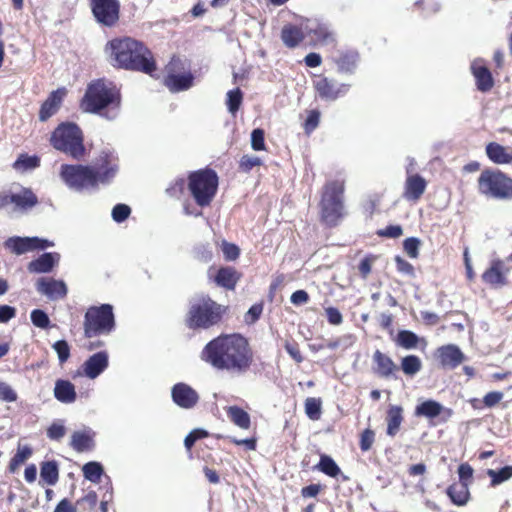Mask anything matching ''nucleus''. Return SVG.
Masks as SVG:
<instances>
[{
    "instance_id": "obj_1",
    "label": "nucleus",
    "mask_w": 512,
    "mask_h": 512,
    "mask_svg": "<svg viewBox=\"0 0 512 512\" xmlns=\"http://www.w3.org/2000/svg\"><path fill=\"white\" fill-rule=\"evenodd\" d=\"M202 359L216 369L240 375L249 370L253 354L247 340L233 334L210 341L202 351Z\"/></svg>"
},
{
    "instance_id": "obj_2",
    "label": "nucleus",
    "mask_w": 512,
    "mask_h": 512,
    "mask_svg": "<svg viewBox=\"0 0 512 512\" xmlns=\"http://www.w3.org/2000/svg\"><path fill=\"white\" fill-rule=\"evenodd\" d=\"M109 63L116 68L152 74L156 66L150 50L140 41L130 38H115L104 48Z\"/></svg>"
},
{
    "instance_id": "obj_3",
    "label": "nucleus",
    "mask_w": 512,
    "mask_h": 512,
    "mask_svg": "<svg viewBox=\"0 0 512 512\" xmlns=\"http://www.w3.org/2000/svg\"><path fill=\"white\" fill-rule=\"evenodd\" d=\"M82 107L87 112L101 113L107 119H114L119 108L118 92L110 83L98 80L88 86Z\"/></svg>"
},
{
    "instance_id": "obj_4",
    "label": "nucleus",
    "mask_w": 512,
    "mask_h": 512,
    "mask_svg": "<svg viewBox=\"0 0 512 512\" xmlns=\"http://www.w3.org/2000/svg\"><path fill=\"white\" fill-rule=\"evenodd\" d=\"M50 144L54 149L79 160L85 154L83 134L74 123H62L51 134Z\"/></svg>"
},
{
    "instance_id": "obj_5",
    "label": "nucleus",
    "mask_w": 512,
    "mask_h": 512,
    "mask_svg": "<svg viewBox=\"0 0 512 512\" xmlns=\"http://www.w3.org/2000/svg\"><path fill=\"white\" fill-rule=\"evenodd\" d=\"M222 314L219 304L208 297L196 298L191 302L187 324L190 328H209L216 324Z\"/></svg>"
},
{
    "instance_id": "obj_6",
    "label": "nucleus",
    "mask_w": 512,
    "mask_h": 512,
    "mask_svg": "<svg viewBox=\"0 0 512 512\" xmlns=\"http://www.w3.org/2000/svg\"><path fill=\"white\" fill-rule=\"evenodd\" d=\"M218 187L217 174L212 170H199L189 176L188 188L195 202L208 206L214 198Z\"/></svg>"
},
{
    "instance_id": "obj_7",
    "label": "nucleus",
    "mask_w": 512,
    "mask_h": 512,
    "mask_svg": "<svg viewBox=\"0 0 512 512\" xmlns=\"http://www.w3.org/2000/svg\"><path fill=\"white\" fill-rule=\"evenodd\" d=\"M343 192L344 182L340 180L329 181L324 187L321 200V215L328 225H336L343 215Z\"/></svg>"
},
{
    "instance_id": "obj_8",
    "label": "nucleus",
    "mask_w": 512,
    "mask_h": 512,
    "mask_svg": "<svg viewBox=\"0 0 512 512\" xmlns=\"http://www.w3.org/2000/svg\"><path fill=\"white\" fill-rule=\"evenodd\" d=\"M481 194L494 199L512 198V179L501 172L483 171L478 178Z\"/></svg>"
},
{
    "instance_id": "obj_9",
    "label": "nucleus",
    "mask_w": 512,
    "mask_h": 512,
    "mask_svg": "<svg viewBox=\"0 0 512 512\" xmlns=\"http://www.w3.org/2000/svg\"><path fill=\"white\" fill-rule=\"evenodd\" d=\"M113 307L110 304H102L99 307H91L85 314V334L88 337L98 334L110 333L114 328Z\"/></svg>"
},
{
    "instance_id": "obj_10",
    "label": "nucleus",
    "mask_w": 512,
    "mask_h": 512,
    "mask_svg": "<svg viewBox=\"0 0 512 512\" xmlns=\"http://www.w3.org/2000/svg\"><path fill=\"white\" fill-rule=\"evenodd\" d=\"M59 175L65 185L76 192L96 189L93 168L90 166L63 164Z\"/></svg>"
},
{
    "instance_id": "obj_11",
    "label": "nucleus",
    "mask_w": 512,
    "mask_h": 512,
    "mask_svg": "<svg viewBox=\"0 0 512 512\" xmlns=\"http://www.w3.org/2000/svg\"><path fill=\"white\" fill-rule=\"evenodd\" d=\"M91 167L93 168L94 184L97 189L99 185L110 184L116 177L119 170V160L113 152L102 151Z\"/></svg>"
},
{
    "instance_id": "obj_12",
    "label": "nucleus",
    "mask_w": 512,
    "mask_h": 512,
    "mask_svg": "<svg viewBox=\"0 0 512 512\" xmlns=\"http://www.w3.org/2000/svg\"><path fill=\"white\" fill-rule=\"evenodd\" d=\"M92 13L103 26L112 27L119 20V0H90Z\"/></svg>"
},
{
    "instance_id": "obj_13",
    "label": "nucleus",
    "mask_w": 512,
    "mask_h": 512,
    "mask_svg": "<svg viewBox=\"0 0 512 512\" xmlns=\"http://www.w3.org/2000/svg\"><path fill=\"white\" fill-rule=\"evenodd\" d=\"M313 86L317 95L325 101H335L345 96L350 89V84L340 83L328 77H318L313 81Z\"/></svg>"
},
{
    "instance_id": "obj_14",
    "label": "nucleus",
    "mask_w": 512,
    "mask_h": 512,
    "mask_svg": "<svg viewBox=\"0 0 512 512\" xmlns=\"http://www.w3.org/2000/svg\"><path fill=\"white\" fill-rule=\"evenodd\" d=\"M54 246V243L41 239L38 237H10L5 241V247L16 255H22L24 253L45 249Z\"/></svg>"
},
{
    "instance_id": "obj_15",
    "label": "nucleus",
    "mask_w": 512,
    "mask_h": 512,
    "mask_svg": "<svg viewBox=\"0 0 512 512\" xmlns=\"http://www.w3.org/2000/svg\"><path fill=\"white\" fill-rule=\"evenodd\" d=\"M171 397L173 402L183 409H191L196 406L199 401V394L190 385L179 382L171 389Z\"/></svg>"
},
{
    "instance_id": "obj_16",
    "label": "nucleus",
    "mask_w": 512,
    "mask_h": 512,
    "mask_svg": "<svg viewBox=\"0 0 512 512\" xmlns=\"http://www.w3.org/2000/svg\"><path fill=\"white\" fill-rule=\"evenodd\" d=\"M36 195L30 189H21L19 192L0 193V205L7 206L14 204L16 208L25 210L37 204Z\"/></svg>"
},
{
    "instance_id": "obj_17",
    "label": "nucleus",
    "mask_w": 512,
    "mask_h": 512,
    "mask_svg": "<svg viewBox=\"0 0 512 512\" xmlns=\"http://www.w3.org/2000/svg\"><path fill=\"white\" fill-rule=\"evenodd\" d=\"M109 365V355L106 351H99L91 355L82 365L83 374L89 379L101 375Z\"/></svg>"
},
{
    "instance_id": "obj_18",
    "label": "nucleus",
    "mask_w": 512,
    "mask_h": 512,
    "mask_svg": "<svg viewBox=\"0 0 512 512\" xmlns=\"http://www.w3.org/2000/svg\"><path fill=\"white\" fill-rule=\"evenodd\" d=\"M37 291L50 300L62 299L67 294V286L62 280L40 278L36 283Z\"/></svg>"
},
{
    "instance_id": "obj_19",
    "label": "nucleus",
    "mask_w": 512,
    "mask_h": 512,
    "mask_svg": "<svg viewBox=\"0 0 512 512\" xmlns=\"http://www.w3.org/2000/svg\"><path fill=\"white\" fill-rule=\"evenodd\" d=\"M436 355L443 368L454 369L464 361V354L458 346L448 344L437 349Z\"/></svg>"
},
{
    "instance_id": "obj_20",
    "label": "nucleus",
    "mask_w": 512,
    "mask_h": 512,
    "mask_svg": "<svg viewBox=\"0 0 512 512\" xmlns=\"http://www.w3.org/2000/svg\"><path fill=\"white\" fill-rule=\"evenodd\" d=\"M426 187L427 182L421 175H408L404 183L402 196L407 201L416 202L424 194Z\"/></svg>"
},
{
    "instance_id": "obj_21",
    "label": "nucleus",
    "mask_w": 512,
    "mask_h": 512,
    "mask_svg": "<svg viewBox=\"0 0 512 512\" xmlns=\"http://www.w3.org/2000/svg\"><path fill=\"white\" fill-rule=\"evenodd\" d=\"M304 31L317 43L329 44L334 41V33L330 27L316 20H308L304 24Z\"/></svg>"
},
{
    "instance_id": "obj_22",
    "label": "nucleus",
    "mask_w": 512,
    "mask_h": 512,
    "mask_svg": "<svg viewBox=\"0 0 512 512\" xmlns=\"http://www.w3.org/2000/svg\"><path fill=\"white\" fill-rule=\"evenodd\" d=\"M471 71L476 80L477 89L481 92H488L494 86L491 72L485 66L482 59H475L471 64Z\"/></svg>"
},
{
    "instance_id": "obj_23",
    "label": "nucleus",
    "mask_w": 512,
    "mask_h": 512,
    "mask_svg": "<svg viewBox=\"0 0 512 512\" xmlns=\"http://www.w3.org/2000/svg\"><path fill=\"white\" fill-rule=\"evenodd\" d=\"M334 62L339 73L352 75L357 69L359 54L354 50L341 51L338 56L334 58Z\"/></svg>"
},
{
    "instance_id": "obj_24",
    "label": "nucleus",
    "mask_w": 512,
    "mask_h": 512,
    "mask_svg": "<svg viewBox=\"0 0 512 512\" xmlns=\"http://www.w3.org/2000/svg\"><path fill=\"white\" fill-rule=\"evenodd\" d=\"M373 362L376 365V374L383 378H390L394 376L395 372L398 370L395 362L389 356L379 350L374 352Z\"/></svg>"
},
{
    "instance_id": "obj_25",
    "label": "nucleus",
    "mask_w": 512,
    "mask_h": 512,
    "mask_svg": "<svg viewBox=\"0 0 512 512\" xmlns=\"http://www.w3.org/2000/svg\"><path fill=\"white\" fill-rule=\"evenodd\" d=\"M64 95H65V91L63 89H58L56 91H53L48 96V98L42 104L40 112H39V119L41 121L44 122V121L48 120L51 116H53L58 111Z\"/></svg>"
},
{
    "instance_id": "obj_26",
    "label": "nucleus",
    "mask_w": 512,
    "mask_h": 512,
    "mask_svg": "<svg viewBox=\"0 0 512 512\" xmlns=\"http://www.w3.org/2000/svg\"><path fill=\"white\" fill-rule=\"evenodd\" d=\"M94 435L90 428L75 431L71 436L70 445L79 453L89 451L94 447Z\"/></svg>"
},
{
    "instance_id": "obj_27",
    "label": "nucleus",
    "mask_w": 512,
    "mask_h": 512,
    "mask_svg": "<svg viewBox=\"0 0 512 512\" xmlns=\"http://www.w3.org/2000/svg\"><path fill=\"white\" fill-rule=\"evenodd\" d=\"M194 76L190 72L169 73L165 78V85L172 92L189 89L193 85Z\"/></svg>"
},
{
    "instance_id": "obj_28",
    "label": "nucleus",
    "mask_w": 512,
    "mask_h": 512,
    "mask_svg": "<svg viewBox=\"0 0 512 512\" xmlns=\"http://www.w3.org/2000/svg\"><path fill=\"white\" fill-rule=\"evenodd\" d=\"M59 259L58 253H44L29 263L28 270L33 273H48Z\"/></svg>"
},
{
    "instance_id": "obj_29",
    "label": "nucleus",
    "mask_w": 512,
    "mask_h": 512,
    "mask_svg": "<svg viewBox=\"0 0 512 512\" xmlns=\"http://www.w3.org/2000/svg\"><path fill=\"white\" fill-rule=\"evenodd\" d=\"M504 263L495 260L491 266L482 274V280L491 286H501L505 284V275L503 273Z\"/></svg>"
},
{
    "instance_id": "obj_30",
    "label": "nucleus",
    "mask_w": 512,
    "mask_h": 512,
    "mask_svg": "<svg viewBox=\"0 0 512 512\" xmlns=\"http://www.w3.org/2000/svg\"><path fill=\"white\" fill-rule=\"evenodd\" d=\"M54 396L61 403H73L76 400L75 386L68 380H57L54 387Z\"/></svg>"
},
{
    "instance_id": "obj_31",
    "label": "nucleus",
    "mask_w": 512,
    "mask_h": 512,
    "mask_svg": "<svg viewBox=\"0 0 512 512\" xmlns=\"http://www.w3.org/2000/svg\"><path fill=\"white\" fill-rule=\"evenodd\" d=\"M239 277V273L234 268L222 267L217 271L214 281L218 286L232 290L236 286Z\"/></svg>"
},
{
    "instance_id": "obj_32",
    "label": "nucleus",
    "mask_w": 512,
    "mask_h": 512,
    "mask_svg": "<svg viewBox=\"0 0 512 512\" xmlns=\"http://www.w3.org/2000/svg\"><path fill=\"white\" fill-rule=\"evenodd\" d=\"M304 33V28L301 29L297 26L288 24L282 28L281 40L283 41L285 46L289 48H295L304 39Z\"/></svg>"
},
{
    "instance_id": "obj_33",
    "label": "nucleus",
    "mask_w": 512,
    "mask_h": 512,
    "mask_svg": "<svg viewBox=\"0 0 512 512\" xmlns=\"http://www.w3.org/2000/svg\"><path fill=\"white\" fill-rule=\"evenodd\" d=\"M225 410L228 418L234 425L243 430L250 428V415L245 410L238 406H228Z\"/></svg>"
},
{
    "instance_id": "obj_34",
    "label": "nucleus",
    "mask_w": 512,
    "mask_h": 512,
    "mask_svg": "<svg viewBox=\"0 0 512 512\" xmlns=\"http://www.w3.org/2000/svg\"><path fill=\"white\" fill-rule=\"evenodd\" d=\"M486 153L494 163L508 164L512 162V153L497 143H489L486 147Z\"/></svg>"
},
{
    "instance_id": "obj_35",
    "label": "nucleus",
    "mask_w": 512,
    "mask_h": 512,
    "mask_svg": "<svg viewBox=\"0 0 512 512\" xmlns=\"http://www.w3.org/2000/svg\"><path fill=\"white\" fill-rule=\"evenodd\" d=\"M402 411L400 406L392 405L387 412V434L391 437L395 436L400 429L403 421Z\"/></svg>"
},
{
    "instance_id": "obj_36",
    "label": "nucleus",
    "mask_w": 512,
    "mask_h": 512,
    "mask_svg": "<svg viewBox=\"0 0 512 512\" xmlns=\"http://www.w3.org/2000/svg\"><path fill=\"white\" fill-rule=\"evenodd\" d=\"M442 410L443 406L439 402L434 400H426L416 406L415 415L432 419L439 416Z\"/></svg>"
},
{
    "instance_id": "obj_37",
    "label": "nucleus",
    "mask_w": 512,
    "mask_h": 512,
    "mask_svg": "<svg viewBox=\"0 0 512 512\" xmlns=\"http://www.w3.org/2000/svg\"><path fill=\"white\" fill-rule=\"evenodd\" d=\"M447 494L451 501L458 506L466 504L469 497V491L465 483L451 485L447 490Z\"/></svg>"
},
{
    "instance_id": "obj_38",
    "label": "nucleus",
    "mask_w": 512,
    "mask_h": 512,
    "mask_svg": "<svg viewBox=\"0 0 512 512\" xmlns=\"http://www.w3.org/2000/svg\"><path fill=\"white\" fill-rule=\"evenodd\" d=\"M41 479L48 485H54L58 481L59 471L54 461L44 462L40 469Z\"/></svg>"
},
{
    "instance_id": "obj_39",
    "label": "nucleus",
    "mask_w": 512,
    "mask_h": 512,
    "mask_svg": "<svg viewBox=\"0 0 512 512\" xmlns=\"http://www.w3.org/2000/svg\"><path fill=\"white\" fill-rule=\"evenodd\" d=\"M401 369L404 374L414 376L422 369L421 359L416 355H407L401 360Z\"/></svg>"
},
{
    "instance_id": "obj_40",
    "label": "nucleus",
    "mask_w": 512,
    "mask_h": 512,
    "mask_svg": "<svg viewBox=\"0 0 512 512\" xmlns=\"http://www.w3.org/2000/svg\"><path fill=\"white\" fill-rule=\"evenodd\" d=\"M419 337L412 331L401 330L397 334L396 343L398 346L410 350L417 347Z\"/></svg>"
},
{
    "instance_id": "obj_41",
    "label": "nucleus",
    "mask_w": 512,
    "mask_h": 512,
    "mask_svg": "<svg viewBox=\"0 0 512 512\" xmlns=\"http://www.w3.org/2000/svg\"><path fill=\"white\" fill-rule=\"evenodd\" d=\"M82 471H83L84 477L87 480H89L93 483H99L100 478L103 474V467L100 463L92 461V462L86 463L83 466Z\"/></svg>"
},
{
    "instance_id": "obj_42",
    "label": "nucleus",
    "mask_w": 512,
    "mask_h": 512,
    "mask_svg": "<svg viewBox=\"0 0 512 512\" xmlns=\"http://www.w3.org/2000/svg\"><path fill=\"white\" fill-rule=\"evenodd\" d=\"M318 469L330 477H336L340 474V468L336 462L327 455H322L318 464Z\"/></svg>"
},
{
    "instance_id": "obj_43",
    "label": "nucleus",
    "mask_w": 512,
    "mask_h": 512,
    "mask_svg": "<svg viewBox=\"0 0 512 512\" xmlns=\"http://www.w3.org/2000/svg\"><path fill=\"white\" fill-rule=\"evenodd\" d=\"M487 475L491 478V485L497 486L512 477V466H505L498 471L489 469Z\"/></svg>"
},
{
    "instance_id": "obj_44",
    "label": "nucleus",
    "mask_w": 512,
    "mask_h": 512,
    "mask_svg": "<svg viewBox=\"0 0 512 512\" xmlns=\"http://www.w3.org/2000/svg\"><path fill=\"white\" fill-rule=\"evenodd\" d=\"M243 100V93L239 88L230 90L227 92V99H226V105L228 108V111L235 115L236 112L239 110L240 105Z\"/></svg>"
},
{
    "instance_id": "obj_45",
    "label": "nucleus",
    "mask_w": 512,
    "mask_h": 512,
    "mask_svg": "<svg viewBox=\"0 0 512 512\" xmlns=\"http://www.w3.org/2000/svg\"><path fill=\"white\" fill-rule=\"evenodd\" d=\"M305 412L311 420H318L321 416V400L318 398H307L305 401Z\"/></svg>"
},
{
    "instance_id": "obj_46",
    "label": "nucleus",
    "mask_w": 512,
    "mask_h": 512,
    "mask_svg": "<svg viewBox=\"0 0 512 512\" xmlns=\"http://www.w3.org/2000/svg\"><path fill=\"white\" fill-rule=\"evenodd\" d=\"M40 159L37 156L21 155L14 163L16 170H30L38 167Z\"/></svg>"
},
{
    "instance_id": "obj_47",
    "label": "nucleus",
    "mask_w": 512,
    "mask_h": 512,
    "mask_svg": "<svg viewBox=\"0 0 512 512\" xmlns=\"http://www.w3.org/2000/svg\"><path fill=\"white\" fill-rule=\"evenodd\" d=\"M66 434V427L63 420L54 421L47 429V437L50 440L59 441Z\"/></svg>"
},
{
    "instance_id": "obj_48",
    "label": "nucleus",
    "mask_w": 512,
    "mask_h": 512,
    "mask_svg": "<svg viewBox=\"0 0 512 512\" xmlns=\"http://www.w3.org/2000/svg\"><path fill=\"white\" fill-rule=\"evenodd\" d=\"M31 321L34 326L46 329L50 325V319L47 313L41 309H34L30 314Z\"/></svg>"
},
{
    "instance_id": "obj_49",
    "label": "nucleus",
    "mask_w": 512,
    "mask_h": 512,
    "mask_svg": "<svg viewBox=\"0 0 512 512\" xmlns=\"http://www.w3.org/2000/svg\"><path fill=\"white\" fill-rule=\"evenodd\" d=\"M52 348L57 353L59 362L61 364L65 363L70 357V346L65 340H58L53 345Z\"/></svg>"
},
{
    "instance_id": "obj_50",
    "label": "nucleus",
    "mask_w": 512,
    "mask_h": 512,
    "mask_svg": "<svg viewBox=\"0 0 512 512\" xmlns=\"http://www.w3.org/2000/svg\"><path fill=\"white\" fill-rule=\"evenodd\" d=\"M18 396L12 386L4 381H0V401L12 403Z\"/></svg>"
},
{
    "instance_id": "obj_51",
    "label": "nucleus",
    "mask_w": 512,
    "mask_h": 512,
    "mask_svg": "<svg viewBox=\"0 0 512 512\" xmlns=\"http://www.w3.org/2000/svg\"><path fill=\"white\" fill-rule=\"evenodd\" d=\"M131 213V209L126 204H117L112 209V218L117 223L125 221Z\"/></svg>"
},
{
    "instance_id": "obj_52",
    "label": "nucleus",
    "mask_w": 512,
    "mask_h": 512,
    "mask_svg": "<svg viewBox=\"0 0 512 512\" xmlns=\"http://www.w3.org/2000/svg\"><path fill=\"white\" fill-rule=\"evenodd\" d=\"M251 147L255 151L265 150L264 130L256 128L251 133Z\"/></svg>"
},
{
    "instance_id": "obj_53",
    "label": "nucleus",
    "mask_w": 512,
    "mask_h": 512,
    "mask_svg": "<svg viewBox=\"0 0 512 512\" xmlns=\"http://www.w3.org/2000/svg\"><path fill=\"white\" fill-rule=\"evenodd\" d=\"M262 164L261 159L258 156L253 155H244L240 160V168L244 172H249L256 166H260Z\"/></svg>"
},
{
    "instance_id": "obj_54",
    "label": "nucleus",
    "mask_w": 512,
    "mask_h": 512,
    "mask_svg": "<svg viewBox=\"0 0 512 512\" xmlns=\"http://www.w3.org/2000/svg\"><path fill=\"white\" fill-rule=\"evenodd\" d=\"M420 241L417 238L411 237L404 241L403 247L407 255L411 258L418 257Z\"/></svg>"
},
{
    "instance_id": "obj_55",
    "label": "nucleus",
    "mask_w": 512,
    "mask_h": 512,
    "mask_svg": "<svg viewBox=\"0 0 512 512\" xmlns=\"http://www.w3.org/2000/svg\"><path fill=\"white\" fill-rule=\"evenodd\" d=\"M375 434L372 430L366 429L361 434L360 448L362 451H368L374 443Z\"/></svg>"
},
{
    "instance_id": "obj_56",
    "label": "nucleus",
    "mask_w": 512,
    "mask_h": 512,
    "mask_svg": "<svg viewBox=\"0 0 512 512\" xmlns=\"http://www.w3.org/2000/svg\"><path fill=\"white\" fill-rule=\"evenodd\" d=\"M504 397V394L499 391L487 393L483 398V403L486 407H493L498 404Z\"/></svg>"
},
{
    "instance_id": "obj_57",
    "label": "nucleus",
    "mask_w": 512,
    "mask_h": 512,
    "mask_svg": "<svg viewBox=\"0 0 512 512\" xmlns=\"http://www.w3.org/2000/svg\"><path fill=\"white\" fill-rule=\"evenodd\" d=\"M319 120L320 113L316 110L310 111L305 121V130L307 132L313 131L318 126Z\"/></svg>"
},
{
    "instance_id": "obj_58",
    "label": "nucleus",
    "mask_w": 512,
    "mask_h": 512,
    "mask_svg": "<svg viewBox=\"0 0 512 512\" xmlns=\"http://www.w3.org/2000/svg\"><path fill=\"white\" fill-rule=\"evenodd\" d=\"M222 251L227 260H235L239 256V248L235 244L224 242Z\"/></svg>"
},
{
    "instance_id": "obj_59",
    "label": "nucleus",
    "mask_w": 512,
    "mask_h": 512,
    "mask_svg": "<svg viewBox=\"0 0 512 512\" xmlns=\"http://www.w3.org/2000/svg\"><path fill=\"white\" fill-rule=\"evenodd\" d=\"M185 187V180L183 178L176 179L170 187L167 188V193L172 197L179 196Z\"/></svg>"
},
{
    "instance_id": "obj_60",
    "label": "nucleus",
    "mask_w": 512,
    "mask_h": 512,
    "mask_svg": "<svg viewBox=\"0 0 512 512\" xmlns=\"http://www.w3.org/2000/svg\"><path fill=\"white\" fill-rule=\"evenodd\" d=\"M395 262L399 272L409 276L414 275V267L409 262L399 256L395 258Z\"/></svg>"
},
{
    "instance_id": "obj_61",
    "label": "nucleus",
    "mask_w": 512,
    "mask_h": 512,
    "mask_svg": "<svg viewBox=\"0 0 512 512\" xmlns=\"http://www.w3.org/2000/svg\"><path fill=\"white\" fill-rule=\"evenodd\" d=\"M326 316L330 324L340 325L343 321L342 314L337 308L329 307L326 309Z\"/></svg>"
},
{
    "instance_id": "obj_62",
    "label": "nucleus",
    "mask_w": 512,
    "mask_h": 512,
    "mask_svg": "<svg viewBox=\"0 0 512 512\" xmlns=\"http://www.w3.org/2000/svg\"><path fill=\"white\" fill-rule=\"evenodd\" d=\"M374 259V257L370 256L365 257L364 259L361 260L358 268L362 278L366 279L367 276L370 274Z\"/></svg>"
},
{
    "instance_id": "obj_63",
    "label": "nucleus",
    "mask_w": 512,
    "mask_h": 512,
    "mask_svg": "<svg viewBox=\"0 0 512 512\" xmlns=\"http://www.w3.org/2000/svg\"><path fill=\"white\" fill-rule=\"evenodd\" d=\"M308 300L309 295L305 290H297L290 297L291 303L297 306L306 304Z\"/></svg>"
},
{
    "instance_id": "obj_64",
    "label": "nucleus",
    "mask_w": 512,
    "mask_h": 512,
    "mask_svg": "<svg viewBox=\"0 0 512 512\" xmlns=\"http://www.w3.org/2000/svg\"><path fill=\"white\" fill-rule=\"evenodd\" d=\"M31 455H32V449L29 446H27V445H24V446L19 445L18 448H17V452L14 455V457L21 464H23L28 458H30Z\"/></svg>"
}]
</instances>
